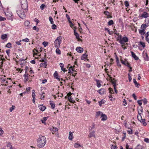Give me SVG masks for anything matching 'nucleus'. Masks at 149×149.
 Here are the masks:
<instances>
[{"instance_id":"obj_38","label":"nucleus","mask_w":149,"mask_h":149,"mask_svg":"<svg viewBox=\"0 0 149 149\" xmlns=\"http://www.w3.org/2000/svg\"><path fill=\"white\" fill-rule=\"evenodd\" d=\"M128 129H129V130H128L127 131V133L128 134H131L132 133V130L130 128H130H128Z\"/></svg>"},{"instance_id":"obj_36","label":"nucleus","mask_w":149,"mask_h":149,"mask_svg":"<svg viewBox=\"0 0 149 149\" xmlns=\"http://www.w3.org/2000/svg\"><path fill=\"white\" fill-rule=\"evenodd\" d=\"M7 146L8 147H9L10 149H12V146L10 142L8 143Z\"/></svg>"},{"instance_id":"obj_37","label":"nucleus","mask_w":149,"mask_h":149,"mask_svg":"<svg viewBox=\"0 0 149 149\" xmlns=\"http://www.w3.org/2000/svg\"><path fill=\"white\" fill-rule=\"evenodd\" d=\"M6 47L8 48H9L11 47V44L10 42L7 43L6 45Z\"/></svg>"},{"instance_id":"obj_63","label":"nucleus","mask_w":149,"mask_h":149,"mask_svg":"<svg viewBox=\"0 0 149 149\" xmlns=\"http://www.w3.org/2000/svg\"><path fill=\"white\" fill-rule=\"evenodd\" d=\"M144 141L147 143H148L149 142V139L148 138H145L144 139Z\"/></svg>"},{"instance_id":"obj_2","label":"nucleus","mask_w":149,"mask_h":149,"mask_svg":"<svg viewBox=\"0 0 149 149\" xmlns=\"http://www.w3.org/2000/svg\"><path fill=\"white\" fill-rule=\"evenodd\" d=\"M24 9L22 8H19L18 10H16V12L19 17L22 19H24L25 17V14Z\"/></svg>"},{"instance_id":"obj_27","label":"nucleus","mask_w":149,"mask_h":149,"mask_svg":"<svg viewBox=\"0 0 149 149\" xmlns=\"http://www.w3.org/2000/svg\"><path fill=\"white\" fill-rule=\"evenodd\" d=\"M7 35L6 34H3L1 35V38L2 40H4L5 39L7 38Z\"/></svg>"},{"instance_id":"obj_60","label":"nucleus","mask_w":149,"mask_h":149,"mask_svg":"<svg viewBox=\"0 0 149 149\" xmlns=\"http://www.w3.org/2000/svg\"><path fill=\"white\" fill-rule=\"evenodd\" d=\"M132 96L134 97L135 100H136V96L135 95V94L134 93L132 95Z\"/></svg>"},{"instance_id":"obj_8","label":"nucleus","mask_w":149,"mask_h":149,"mask_svg":"<svg viewBox=\"0 0 149 149\" xmlns=\"http://www.w3.org/2000/svg\"><path fill=\"white\" fill-rule=\"evenodd\" d=\"M5 14L8 19L11 20H13L12 15L11 13L7 12L5 13Z\"/></svg>"},{"instance_id":"obj_31","label":"nucleus","mask_w":149,"mask_h":149,"mask_svg":"<svg viewBox=\"0 0 149 149\" xmlns=\"http://www.w3.org/2000/svg\"><path fill=\"white\" fill-rule=\"evenodd\" d=\"M74 146L75 148H78L81 147V146L79 144L76 143H74Z\"/></svg>"},{"instance_id":"obj_1","label":"nucleus","mask_w":149,"mask_h":149,"mask_svg":"<svg viewBox=\"0 0 149 149\" xmlns=\"http://www.w3.org/2000/svg\"><path fill=\"white\" fill-rule=\"evenodd\" d=\"M37 146L39 148H42L45 145L46 142V138L44 136H40L37 140Z\"/></svg>"},{"instance_id":"obj_53","label":"nucleus","mask_w":149,"mask_h":149,"mask_svg":"<svg viewBox=\"0 0 149 149\" xmlns=\"http://www.w3.org/2000/svg\"><path fill=\"white\" fill-rule=\"evenodd\" d=\"M111 83L113 84V87H114V85H115V87L116 86V82L112 81V80L111 81Z\"/></svg>"},{"instance_id":"obj_25","label":"nucleus","mask_w":149,"mask_h":149,"mask_svg":"<svg viewBox=\"0 0 149 149\" xmlns=\"http://www.w3.org/2000/svg\"><path fill=\"white\" fill-rule=\"evenodd\" d=\"M96 81L97 82V86L98 87H100L101 86V84H100V83L101 82V81L100 80H96Z\"/></svg>"},{"instance_id":"obj_34","label":"nucleus","mask_w":149,"mask_h":149,"mask_svg":"<svg viewBox=\"0 0 149 149\" xmlns=\"http://www.w3.org/2000/svg\"><path fill=\"white\" fill-rule=\"evenodd\" d=\"M49 20L51 24H54V22L53 19L52 17L51 16H50L49 18Z\"/></svg>"},{"instance_id":"obj_7","label":"nucleus","mask_w":149,"mask_h":149,"mask_svg":"<svg viewBox=\"0 0 149 149\" xmlns=\"http://www.w3.org/2000/svg\"><path fill=\"white\" fill-rule=\"evenodd\" d=\"M141 119L139 118V116L138 115L137 118L138 120L140 121L144 126H146L147 125V124L146 122V119L144 118L142 119L141 117L140 116Z\"/></svg>"},{"instance_id":"obj_48","label":"nucleus","mask_w":149,"mask_h":149,"mask_svg":"<svg viewBox=\"0 0 149 149\" xmlns=\"http://www.w3.org/2000/svg\"><path fill=\"white\" fill-rule=\"evenodd\" d=\"M143 101V100H138L137 101V102H138V104H139V105L140 106H141V105H142V103L141 102V101Z\"/></svg>"},{"instance_id":"obj_6","label":"nucleus","mask_w":149,"mask_h":149,"mask_svg":"<svg viewBox=\"0 0 149 149\" xmlns=\"http://www.w3.org/2000/svg\"><path fill=\"white\" fill-rule=\"evenodd\" d=\"M61 36L58 37L54 41V46L55 47L58 48L60 46L61 40Z\"/></svg>"},{"instance_id":"obj_29","label":"nucleus","mask_w":149,"mask_h":149,"mask_svg":"<svg viewBox=\"0 0 149 149\" xmlns=\"http://www.w3.org/2000/svg\"><path fill=\"white\" fill-rule=\"evenodd\" d=\"M105 31H107L109 33V34L110 35H111L113 34V31H110L108 28H105Z\"/></svg>"},{"instance_id":"obj_42","label":"nucleus","mask_w":149,"mask_h":149,"mask_svg":"<svg viewBox=\"0 0 149 149\" xmlns=\"http://www.w3.org/2000/svg\"><path fill=\"white\" fill-rule=\"evenodd\" d=\"M48 42L45 41L43 42H42V45H44V47H46L48 45Z\"/></svg>"},{"instance_id":"obj_33","label":"nucleus","mask_w":149,"mask_h":149,"mask_svg":"<svg viewBox=\"0 0 149 149\" xmlns=\"http://www.w3.org/2000/svg\"><path fill=\"white\" fill-rule=\"evenodd\" d=\"M114 23L113 22V20H110L108 22V24L109 25H111L113 24Z\"/></svg>"},{"instance_id":"obj_17","label":"nucleus","mask_w":149,"mask_h":149,"mask_svg":"<svg viewBox=\"0 0 149 149\" xmlns=\"http://www.w3.org/2000/svg\"><path fill=\"white\" fill-rule=\"evenodd\" d=\"M73 132H69V134L68 137L69 139L70 140H72V139H73Z\"/></svg>"},{"instance_id":"obj_10","label":"nucleus","mask_w":149,"mask_h":149,"mask_svg":"<svg viewBox=\"0 0 149 149\" xmlns=\"http://www.w3.org/2000/svg\"><path fill=\"white\" fill-rule=\"evenodd\" d=\"M95 131H93L91 132L90 133L89 135H88V136L90 138H91L92 137H94V138L95 137Z\"/></svg>"},{"instance_id":"obj_26","label":"nucleus","mask_w":149,"mask_h":149,"mask_svg":"<svg viewBox=\"0 0 149 149\" xmlns=\"http://www.w3.org/2000/svg\"><path fill=\"white\" fill-rule=\"evenodd\" d=\"M50 104L51 105L52 108L54 109L55 107V105L54 103H53V102L52 101H50Z\"/></svg>"},{"instance_id":"obj_54","label":"nucleus","mask_w":149,"mask_h":149,"mask_svg":"<svg viewBox=\"0 0 149 149\" xmlns=\"http://www.w3.org/2000/svg\"><path fill=\"white\" fill-rule=\"evenodd\" d=\"M111 149H116V148H117V146H116L112 145L111 146Z\"/></svg>"},{"instance_id":"obj_20","label":"nucleus","mask_w":149,"mask_h":149,"mask_svg":"<svg viewBox=\"0 0 149 149\" xmlns=\"http://www.w3.org/2000/svg\"><path fill=\"white\" fill-rule=\"evenodd\" d=\"M54 76L56 79H58L59 81H60V79L58 77V74L56 71H55L54 74Z\"/></svg>"},{"instance_id":"obj_44","label":"nucleus","mask_w":149,"mask_h":149,"mask_svg":"<svg viewBox=\"0 0 149 149\" xmlns=\"http://www.w3.org/2000/svg\"><path fill=\"white\" fill-rule=\"evenodd\" d=\"M15 107L14 105H12V107L10 108L9 110L10 112H12V111L15 108Z\"/></svg>"},{"instance_id":"obj_58","label":"nucleus","mask_w":149,"mask_h":149,"mask_svg":"<svg viewBox=\"0 0 149 149\" xmlns=\"http://www.w3.org/2000/svg\"><path fill=\"white\" fill-rule=\"evenodd\" d=\"M126 149H132V148H129V145L127 144L126 143Z\"/></svg>"},{"instance_id":"obj_18","label":"nucleus","mask_w":149,"mask_h":149,"mask_svg":"<svg viewBox=\"0 0 149 149\" xmlns=\"http://www.w3.org/2000/svg\"><path fill=\"white\" fill-rule=\"evenodd\" d=\"M39 109L42 111H44L46 109L45 107L43 106L42 105H41L39 106Z\"/></svg>"},{"instance_id":"obj_4","label":"nucleus","mask_w":149,"mask_h":149,"mask_svg":"<svg viewBox=\"0 0 149 149\" xmlns=\"http://www.w3.org/2000/svg\"><path fill=\"white\" fill-rule=\"evenodd\" d=\"M21 8L24 10L25 12H27L28 7L27 0H21Z\"/></svg>"},{"instance_id":"obj_39","label":"nucleus","mask_w":149,"mask_h":149,"mask_svg":"<svg viewBox=\"0 0 149 149\" xmlns=\"http://www.w3.org/2000/svg\"><path fill=\"white\" fill-rule=\"evenodd\" d=\"M124 5L126 7H127L129 6V3L128 1H126L124 2Z\"/></svg>"},{"instance_id":"obj_49","label":"nucleus","mask_w":149,"mask_h":149,"mask_svg":"<svg viewBox=\"0 0 149 149\" xmlns=\"http://www.w3.org/2000/svg\"><path fill=\"white\" fill-rule=\"evenodd\" d=\"M140 44L142 45V46L143 47H145V43L144 42H140Z\"/></svg>"},{"instance_id":"obj_5","label":"nucleus","mask_w":149,"mask_h":149,"mask_svg":"<svg viewBox=\"0 0 149 149\" xmlns=\"http://www.w3.org/2000/svg\"><path fill=\"white\" fill-rule=\"evenodd\" d=\"M128 41V39L127 37L126 36L123 37L121 38V35H120V39L119 40L120 43L122 45H124L125 42ZM122 47H123V45H122Z\"/></svg>"},{"instance_id":"obj_64","label":"nucleus","mask_w":149,"mask_h":149,"mask_svg":"<svg viewBox=\"0 0 149 149\" xmlns=\"http://www.w3.org/2000/svg\"><path fill=\"white\" fill-rule=\"evenodd\" d=\"M146 41L149 43V39L148 38V36L147 35H146Z\"/></svg>"},{"instance_id":"obj_45","label":"nucleus","mask_w":149,"mask_h":149,"mask_svg":"<svg viewBox=\"0 0 149 149\" xmlns=\"http://www.w3.org/2000/svg\"><path fill=\"white\" fill-rule=\"evenodd\" d=\"M47 118L46 117H44L43 118V120H41L42 123H44L47 120Z\"/></svg>"},{"instance_id":"obj_15","label":"nucleus","mask_w":149,"mask_h":149,"mask_svg":"<svg viewBox=\"0 0 149 149\" xmlns=\"http://www.w3.org/2000/svg\"><path fill=\"white\" fill-rule=\"evenodd\" d=\"M105 91V90L104 88H101L98 91L99 93L101 95L104 94Z\"/></svg>"},{"instance_id":"obj_21","label":"nucleus","mask_w":149,"mask_h":149,"mask_svg":"<svg viewBox=\"0 0 149 149\" xmlns=\"http://www.w3.org/2000/svg\"><path fill=\"white\" fill-rule=\"evenodd\" d=\"M133 81L136 87L137 88H139V86H140V84H139L137 83L136 81V79H133Z\"/></svg>"},{"instance_id":"obj_52","label":"nucleus","mask_w":149,"mask_h":149,"mask_svg":"<svg viewBox=\"0 0 149 149\" xmlns=\"http://www.w3.org/2000/svg\"><path fill=\"white\" fill-rule=\"evenodd\" d=\"M6 19L5 18L0 16V21H3L6 20Z\"/></svg>"},{"instance_id":"obj_19","label":"nucleus","mask_w":149,"mask_h":149,"mask_svg":"<svg viewBox=\"0 0 149 149\" xmlns=\"http://www.w3.org/2000/svg\"><path fill=\"white\" fill-rule=\"evenodd\" d=\"M47 65V62H45L44 63H41L40 64V67H42L44 68H46Z\"/></svg>"},{"instance_id":"obj_28","label":"nucleus","mask_w":149,"mask_h":149,"mask_svg":"<svg viewBox=\"0 0 149 149\" xmlns=\"http://www.w3.org/2000/svg\"><path fill=\"white\" fill-rule=\"evenodd\" d=\"M102 112L98 111L96 112V116L95 117L96 118H97L98 117H99L101 114H102Z\"/></svg>"},{"instance_id":"obj_59","label":"nucleus","mask_w":149,"mask_h":149,"mask_svg":"<svg viewBox=\"0 0 149 149\" xmlns=\"http://www.w3.org/2000/svg\"><path fill=\"white\" fill-rule=\"evenodd\" d=\"M109 92L110 93H111L112 94L113 93V90L111 88H109Z\"/></svg>"},{"instance_id":"obj_11","label":"nucleus","mask_w":149,"mask_h":149,"mask_svg":"<svg viewBox=\"0 0 149 149\" xmlns=\"http://www.w3.org/2000/svg\"><path fill=\"white\" fill-rule=\"evenodd\" d=\"M76 50L78 52L81 53L83 51L84 49H83L81 47H79L76 48Z\"/></svg>"},{"instance_id":"obj_46","label":"nucleus","mask_w":149,"mask_h":149,"mask_svg":"<svg viewBox=\"0 0 149 149\" xmlns=\"http://www.w3.org/2000/svg\"><path fill=\"white\" fill-rule=\"evenodd\" d=\"M32 91V97L33 98H35L36 95L35 93V91L34 90H33Z\"/></svg>"},{"instance_id":"obj_14","label":"nucleus","mask_w":149,"mask_h":149,"mask_svg":"<svg viewBox=\"0 0 149 149\" xmlns=\"http://www.w3.org/2000/svg\"><path fill=\"white\" fill-rule=\"evenodd\" d=\"M88 55H86V53L83 54L81 57V59L82 60H85L87 57Z\"/></svg>"},{"instance_id":"obj_35","label":"nucleus","mask_w":149,"mask_h":149,"mask_svg":"<svg viewBox=\"0 0 149 149\" xmlns=\"http://www.w3.org/2000/svg\"><path fill=\"white\" fill-rule=\"evenodd\" d=\"M127 66L129 67L130 68V70H129V71L130 72L132 71V68L130 66V65L128 62H127Z\"/></svg>"},{"instance_id":"obj_47","label":"nucleus","mask_w":149,"mask_h":149,"mask_svg":"<svg viewBox=\"0 0 149 149\" xmlns=\"http://www.w3.org/2000/svg\"><path fill=\"white\" fill-rule=\"evenodd\" d=\"M143 100V103L144 104H147V101L146 100V99L145 98H144Z\"/></svg>"},{"instance_id":"obj_9","label":"nucleus","mask_w":149,"mask_h":149,"mask_svg":"<svg viewBox=\"0 0 149 149\" xmlns=\"http://www.w3.org/2000/svg\"><path fill=\"white\" fill-rule=\"evenodd\" d=\"M101 118H102L101 120L102 121H105L107 120V116L103 113H102L101 116Z\"/></svg>"},{"instance_id":"obj_62","label":"nucleus","mask_w":149,"mask_h":149,"mask_svg":"<svg viewBox=\"0 0 149 149\" xmlns=\"http://www.w3.org/2000/svg\"><path fill=\"white\" fill-rule=\"evenodd\" d=\"M142 147L140 145H138L136 146V148L138 149H141Z\"/></svg>"},{"instance_id":"obj_56","label":"nucleus","mask_w":149,"mask_h":149,"mask_svg":"<svg viewBox=\"0 0 149 149\" xmlns=\"http://www.w3.org/2000/svg\"><path fill=\"white\" fill-rule=\"evenodd\" d=\"M66 16L67 17V19H68V21H69H69H70V19L69 16L67 14H66Z\"/></svg>"},{"instance_id":"obj_24","label":"nucleus","mask_w":149,"mask_h":149,"mask_svg":"<svg viewBox=\"0 0 149 149\" xmlns=\"http://www.w3.org/2000/svg\"><path fill=\"white\" fill-rule=\"evenodd\" d=\"M120 61L122 64L125 65L126 66H127V63L128 62L127 60H125V61H124L122 59H121Z\"/></svg>"},{"instance_id":"obj_16","label":"nucleus","mask_w":149,"mask_h":149,"mask_svg":"<svg viewBox=\"0 0 149 149\" xmlns=\"http://www.w3.org/2000/svg\"><path fill=\"white\" fill-rule=\"evenodd\" d=\"M28 73H25L24 75V77L25 81L26 82L29 80V77L28 76Z\"/></svg>"},{"instance_id":"obj_50","label":"nucleus","mask_w":149,"mask_h":149,"mask_svg":"<svg viewBox=\"0 0 149 149\" xmlns=\"http://www.w3.org/2000/svg\"><path fill=\"white\" fill-rule=\"evenodd\" d=\"M45 6V5L44 4L41 5L40 6V8L42 10H43L44 9V7Z\"/></svg>"},{"instance_id":"obj_61","label":"nucleus","mask_w":149,"mask_h":149,"mask_svg":"<svg viewBox=\"0 0 149 149\" xmlns=\"http://www.w3.org/2000/svg\"><path fill=\"white\" fill-rule=\"evenodd\" d=\"M128 76H129L128 77L129 80V81L130 82L132 79V78L131 77V76H130V73H128Z\"/></svg>"},{"instance_id":"obj_13","label":"nucleus","mask_w":149,"mask_h":149,"mask_svg":"<svg viewBox=\"0 0 149 149\" xmlns=\"http://www.w3.org/2000/svg\"><path fill=\"white\" fill-rule=\"evenodd\" d=\"M131 53L132 57L135 60H138L139 59V58L132 51L131 52Z\"/></svg>"},{"instance_id":"obj_3","label":"nucleus","mask_w":149,"mask_h":149,"mask_svg":"<svg viewBox=\"0 0 149 149\" xmlns=\"http://www.w3.org/2000/svg\"><path fill=\"white\" fill-rule=\"evenodd\" d=\"M24 9L22 8H19L18 10H16V12L19 17L22 19H24L25 17V14Z\"/></svg>"},{"instance_id":"obj_40","label":"nucleus","mask_w":149,"mask_h":149,"mask_svg":"<svg viewBox=\"0 0 149 149\" xmlns=\"http://www.w3.org/2000/svg\"><path fill=\"white\" fill-rule=\"evenodd\" d=\"M24 60L22 58H21L19 60V62L20 63V64H22L24 63Z\"/></svg>"},{"instance_id":"obj_12","label":"nucleus","mask_w":149,"mask_h":149,"mask_svg":"<svg viewBox=\"0 0 149 149\" xmlns=\"http://www.w3.org/2000/svg\"><path fill=\"white\" fill-rule=\"evenodd\" d=\"M75 29L76 28H75L74 30V35H75L76 38L78 39L79 40H81V39L79 38V35L78 33L76 32Z\"/></svg>"},{"instance_id":"obj_55","label":"nucleus","mask_w":149,"mask_h":149,"mask_svg":"<svg viewBox=\"0 0 149 149\" xmlns=\"http://www.w3.org/2000/svg\"><path fill=\"white\" fill-rule=\"evenodd\" d=\"M46 56L45 55L44 56L45 57L44 58V59H42L41 60H40V61L41 62H45V61H47V59L46 58Z\"/></svg>"},{"instance_id":"obj_51","label":"nucleus","mask_w":149,"mask_h":149,"mask_svg":"<svg viewBox=\"0 0 149 149\" xmlns=\"http://www.w3.org/2000/svg\"><path fill=\"white\" fill-rule=\"evenodd\" d=\"M29 39L27 38H26L25 39H23L22 41H25L26 42H28L29 41Z\"/></svg>"},{"instance_id":"obj_32","label":"nucleus","mask_w":149,"mask_h":149,"mask_svg":"<svg viewBox=\"0 0 149 149\" xmlns=\"http://www.w3.org/2000/svg\"><path fill=\"white\" fill-rule=\"evenodd\" d=\"M56 52L58 54H61L60 50L58 48H56Z\"/></svg>"},{"instance_id":"obj_57","label":"nucleus","mask_w":149,"mask_h":149,"mask_svg":"<svg viewBox=\"0 0 149 149\" xmlns=\"http://www.w3.org/2000/svg\"><path fill=\"white\" fill-rule=\"evenodd\" d=\"M69 23L70 24V27H71V28H72L74 26L73 24L72 23L71 21H69Z\"/></svg>"},{"instance_id":"obj_43","label":"nucleus","mask_w":149,"mask_h":149,"mask_svg":"<svg viewBox=\"0 0 149 149\" xmlns=\"http://www.w3.org/2000/svg\"><path fill=\"white\" fill-rule=\"evenodd\" d=\"M53 25L52 26V28L53 29H56V26L55 24H52Z\"/></svg>"},{"instance_id":"obj_22","label":"nucleus","mask_w":149,"mask_h":149,"mask_svg":"<svg viewBox=\"0 0 149 149\" xmlns=\"http://www.w3.org/2000/svg\"><path fill=\"white\" fill-rule=\"evenodd\" d=\"M139 33L141 35H144L146 33L145 29H142L141 30H139Z\"/></svg>"},{"instance_id":"obj_30","label":"nucleus","mask_w":149,"mask_h":149,"mask_svg":"<svg viewBox=\"0 0 149 149\" xmlns=\"http://www.w3.org/2000/svg\"><path fill=\"white\" fill-rule=\"evenodd\" d=\"M142 110L143 109L142 107H141L140 109H139V107H138V112L139 113V114L140 115V114L142 113Z\"/></svg>"},{"instance_id":"obj_23","label":"nucleus","mask_w":149,"mask_h":149,"mask_svg":"<svg viewBox=\"0 0 149 149\" xmlns=\"http://www.w3.org/2000/svg\"><path fill=\"white\" fill-rule=\"evenodd\" d=\"M148 16V14L146 12H143V13L141 15V17H143L146 18Z\"/></svg>"},{"instance_id":"obj_41","label":"nucleus","mask_w":149,"mask_h":149,"mask_svg":"<svg viewBox=\"0 0 149 149\" xmlns=\"http://www.w3.org/2000/svg\"><path fill=\"white\" fill-rule=\"evenodd\" d=\"M24 25L25 26H27L29 24L30 22L29 21L27 20L24 22Z\"/></svg>"}]
</instances>
